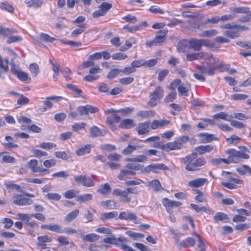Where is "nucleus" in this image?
I'll return each instance as SVG.
<instances>
[{
    "mask_svg": "<svg viewBox=\"0 0 251 251\" xmlns=\"http://www.w3.org/2000/svg\"><path fill=\"white\" fill-rule=\"evenodd\" d=\"M225 36L230 38L234 39L240 36V33L237 30H228L225 31L223 33Z\"/></svg>",
    "mask_w": 251,
    "mask_h": 251,
    "instance_id": "45",
    "label": "nucleus"
},
{
    "mask_svg": "<svg viewBox=\"0 0 251 251\" xmlns=\"http://www.w3.org/2000/svg\"><path fill=\"white\" fill-rule=\"evenodd\" d=\"M25 2L28 7H33L35 8L41 7L43 4V1L41 0H25Z\"/></svg>",
    "mask_w": 251,
    "mask_h": 251,
    "instance_id": "35",
    "label": "nucleus"
},
{
    "mask_svg": "<svg viewBox=\"0 0 251 251\" xmlns=\"http://www.w3.org/2000/svg\"><path fill=\"white\" fill-rule=\"evenodd\" d=\"M100 236L95 233H90L87 234L85 236L83 237V240L84 241L94 242L96 241H98L99 239Z\"/></svg>",
    "mask_w": 251,
    "mask_h": 251,
    "instance_id": "44",
    "label": "nucleus"
},
{
    "mask_svg": "<svg viewBox=\"0 0 251 251\" xmlns=\"http://www.w3.org/2000/svg\"><path fill=\"white\" fill-rule=\"evenodd\" d=\"M206 181L207 179L206 178H199L190 181L188 182V185L191 188H197L203 185Z\"/></svg>",
    "mask_w": 251,
    "mask_h": 251,
    "instance_id": "24",
    "label": "nucleus"
},
{
    "mask_svg": "<svg viewBox=\"0 0 251 251\" xmlns=\"http://www.w3.org/2000/svg\"><path fill=\"white\" fill-rule=\"evenodd\" d=\"M127 57V56L126 53L122 52L115 53L112 55V59L114 60H122L126 58Z\"/></svg>",
    "mask_w": 251,
    "mask_h": 251,
    "instance_id": "62",
    "label": "nucleus"
},
{
    "mask_svg": "<svg viewBox=\"0 0 251 251\" xmlns=\"http://www.w3.org/2000/svg\"><path fill=\"white\" fill-rule=\"evenodd\" d=\"M1 64L0 63V68L2 69L4 72H8L9 70L8 64L10 63L9 62V59L8 58H5L4 60L3 57L1 56Z\"/></svg>",
    "mask_w": 251,
    "mask_h": 251,
    "instance_id": "54",
    "label": "nucleus"
},
{
    "mask_svg": "<svg viewBox=\"0 0 251 251\" xmlns=\"http://www.w3.org/2000/svg\"><path fill=\"white\" fill-rule=\"evenodd\" d=\"M134 80L133 77L128 76L123 77L119 79V82L124 85H126L132 83Z\"/></svg>",
    "mask_w": 251,
    "mask_h": 251,
    "instance_id": "61",
    "label": "nucleus"
},
{
    "mask_svg": "<svg viewBox=\"0 0 251 251\" xmlns=\"http://www.w3.org/2000/svg\"><path fill=\"white\" fill-rule=\"evenodd\" d=\"M167 32L168 30L167 29H162L159 31L158 34L156 35L154 39L157 45L165 41Z\"/></svg>",
    "mask_w": 251,
    "mask_h": 251,
    "instance_id": "23",
    "label": "nucleus"
},
{
    "mask_svg": "<svg viewBox=\"0 0 251 251\" xmlns=\"http://www.w3.org/2000/svg\"><path fill=\"white\" fill-rule=\"evenodd\" d=\"M22 40V38L19 35H15V36H9L8 38L6 43L8 44H11L14 42H20Z\"/></svg>",
    "mask_w": 251,
    "mask_h": 251,
    "instance_id": "60",
    "label": "nucleus"
},
{
    "mask_svg": "<svg viewBox=\"0 0 251 251\" xmlns=\"http://www.w3.org/2000/svg\"><path fill=\"white\" fill-rule=\"evenodd\" d=\"M105 114H111L106 120V123L109 126H113L115 124L119 123L121 120V117L117 114V111L114 109H107L104 111Z\"/></svg>",
    "mask_w": 251,
    "mask_h": 251,
    "instance_id": "7",
    "label": "nucleus"
},
{
    "mask_svg": "<svg viewBox=\"0 0 251 251\" xmlns=\"http://www.w3.org/2000/svg\"><path fill=\"white\" fill-rule=\"evenodd\" d=\"M79 213L78 209H75L73 211L71 212L68 214L66 215L65 217V221L67 223H70L72 220L76 218Z\"/></svg>",
    "mask_w": 251,
    "mask_h": 251,
    "instance_id": "36",
    "label": "nucleus"
},
{
    "mask_svg": "<svg viewBox=\"0 0 251 251\" xmlns=\"http://www.w3.org/2000/svg\"><path fill=\"white\" fill-rule=\"evenodd\" d=\"M93 195L90 194H83L76 197V200L79 202H85L92 200Z\"/></svg>",
    "mask_w": 251,
    "mask_h": 251,
    "instance_id": "38",
    "label": "nucleus"
},
{
    "mask_svg": "<svg viewBox=\"0 0 251 251\" xmlns=\"http://www.w3.org/2000/svg\"><path fill=\"white\" fill-rule=\"evenodd\" d=\"M87 126L86 123H75L74 125L72 126V129L75 131L77 132L80 130L84 129Z\"/></svg>",
    "mask_w": 251,
    "mask_h": 251,
    "instance_id": "52",
    "label": "nucleus"
},
{
    "mask_svg": "<svg viewBox=\"0 0 251 251\" xmlns=\"http://www.w3.org/2000/svg\"><path fill=\"white\" fill-rule=\"evenodd\" d=\"M46 197L50 200H53L55 201H58L61 198V196L59 194L53 193H48L46 195Z\"/></svg>",
    "mask_w": 251,
    "mask_h": 251,
    "instance_id": "63",
    "label": "nucleus"
},
{
    "mask_svg": "<svg viewBox=\"0 0 251 251\" xmlns=\"http://www.w3.org/2000/svg\"><path fill=\"white\" fill-rule=\"evenodd\" d=\"M218 32L215 29H210L203 31L200 36L202 37H212L216 35Z\"/></svg>",
    "mask_w": 251,
    "mask_h": 251,
    "instance_id": "51",
    "label": "nucleus"
},
{
    "mask_svg": "<svg viewBox=\"0 0 251 251\" xmlns=\"http://www.w3.org/2000/svg\"><path fill=\"white\" fill-rule=\"evenodd\" d=\"M13 203L18 206L29 205L33 203L32 200L24 197L20 194H15L13 195Z\"/></svg>",
    "mask_w": 251,
    "mask_h": 251,
    "instance_id": "9",
    "label": "nucleus"
},
{
    "mask_svg": "<svg viewBox=\"0 0 251 251\" xmlns=\"http://www.w3.org/2000/svg\"><path fill=\"white\" fill-rule=\"evenodd\" d=\"M103 241L105 243L114 244L117 246H118L119 242L124 243L127 241L125 237H120L118 238H116L113 236L110 237L105 238L103 239Z\"/></svg>",
    "mask_w": 251,
    "mask_h": 251,
    "instance_id": "18",
    "label": "nucleus"
},
{
    "mask_svg": "<svg viewBox=\"0 0 251 251\" xmlns=\"http://www.w3.org/2000/svg\"><path fill=\"white\" fill-rule=\"evenodd\" d=\"M90 136L92 137H97L104 136L106 134L105 130H102L97 126H94L90 127Z\"/></svg>",
    "mask_w": 251,
    "mask_h": 251,
    "instance_id": "21",
    "label": "nucleus"
},
{
    "mask_svg": "<svg viewBox=\"0 0 251 251\" xmlns=\"http://www.w3.org/2000/svg\"><path fill=\"white\" fill-rule=\"evenodd\" d=\"M57 158L62 159L63 160H67L71 157V153L68 151H56L54 153Z\"/></svg>",
    "mask_w": 251,
    "mask_h": 251,
    "instance_id": "42",
    "label": "nucleus"
},
{
    "mask_svg": "<svg viewBox=\"0 0 251 251\" xmlns=\"http://www.w3.org/2000/svg\"><path fill=\"white\" fill-rule=\"evenodd\" d=\"M162 203L166 207H178L182 204L180 201H171L168 198H164L162 200Z\"/></svg>",
    "mask_w": 251,
    "mask_h": 251,
    "instance_id": "29",
    "label": "nucleus"
},
{
    "mask_svg": "<svg viewBox=\"0 0 251 251\" xmlns=\"http://www.w3.org/2000/svg\"><path fill=\"white\" fill-rule=\"evenodd\" d=\"M215 221H223L228 219V216L226 214L219 212L217 213L214 217Z\"/></svg>",
    "mask_w": 251,
    "mask_h": 251,
    "instance_id": "57",
    "label": "nucleus"
},
{
    "mask_svg": "<svg viewBox=\"0 0 251 251\" xmlns=\"http://www.w3.org/2000/svg\"><path fill=\"white\" fill-rule=\"evenodd\" d=\"M170 123V121L166 120H154L151 124V127L152 129H156L167 126Z\"/></svg>",
    "mask_w": 251,
    "mask_h": 251,
    "instance_id": "20",
    "label": "nucleus"
},
{
    "mask_svg": "<svg viewBox=\"0 0 251 251\" xmlns=\"http://www.w3.org/2000/svg\"><path fill=\"white\" fill-rule=\"evenodd\" d=\"M135 126L134 120L131 119H126L122 120L119 127L123 129H130Z\"/></svg>",
    "mask_w": 251,
    "mask_h": 251,
    "instance_id": "26",
    "label": "nucleus"
},
{
    "mask_svg": "<svg viewBox=\"0 0 251 251\" xmlns=\"http://www.w3.org/2000/svg\"><path fill=\"white\" fill-rule=\"evenodd\" d=\"M38 242L37 246L38 248L45 249L47 248V243L51 242V238L48 235L40 236L37 238Z\"/></svg>",
    "mask_w": 251,
    "mask_h": 251,
    "instance_id": "16",
    "label": "nucleus"
},
{
    "mask_svg": "<svg viewBox=\"0 0 251 251\" xmlns=\"http://www.w3.org/2000/svg\"><path fill=\"white\" fill-rule=\"evenodd\" d=\"M180 162L185 165V169L188 171L195 172L204 166L206 161L203 157H198V153H190L180 159Z\"/></svg>",
    "mask_w": 251,
    "mask_h": 251,
    "instance_id": "1",
    "label": "nucleus"
},
{
    "mask_svg": "<svg viewBox=\"0 0 251 251\" xmlns=\"http://www.w3.org/2000/svg\"><path fill=\"white\" fill-rule=\"evenodd\" d=\"M230 11L233 15H236L237 14H246L250 12V8L248 7H239L230 8Z\"/></svg>",
    "mask_w": 251,
    "mask_h": 251,
    "instance_id": "31",
    "label": "nucleus"
},
{
    "mask_svg": "<svg viewBox=\"0 0 251 251\" xmlns=\"http://www.w3.org/2000/svg\"><path fill=\"white\" fill-rule=\"evenodd\" d=\"M110 192L111 188L110 185L107 183L101 185L100 188L97 190L98 193L103 195H107L109 194Z\"/></svg>",
    "mask_w": 251,
    "mask_h": 251,
    "instance_id": "34",
    "label": "nucleus"
},
{
    "mask_svg": "<svg viewBox=\"0 0 251 251\" xmlns=\"http://www.w3.org/2000/svg\"><path fill=\"white\" fill-rule=\"evenodd\" d=\"M10 64L11 66V72L13 75H16L20 80L23 81L31 80L30 78H29L27 73L17 70L19 67L16 65L14 58L11 59Z\"/></svg>",
    "mask_w": 251,
    "mask_h": 251,
    "instance_id": "5",
    "label": "nucleus"
},
{
    "mask_svg": "<svg viewBox=\"0 0 251 251\" xmlns=\"http://www.w3.org/2000/svg\"><path fill=\"white\" fill-rule=\"evenodd\" d=\"M177 246L179 247V249L181 250V248H188L189 247H193L195 243V240L192 237H188L185 240L179 242V240L176 239L175 241Z\"/></svg>",
    "mask_w": 251,
    "mask_h": 251,
    "instance_id": "15",
    "label": "nucleus"
},
{
    "mask_svg": "<svg viewBox=\"0 0 251 251\" xmlns=\"http://www.w3.org/2000/svg\"><path fill=\"white\" fill-rule=\"evenodd\" d=\"M5 140L8 142L4 144V146L7 148H16L18 147V145L11 142L10 141L12 140V138L10 136H6L5 138Z\"/></svg>",
    "mask_w": 251,
    "mask_h": 251,
    "instance_id": "56",
    "label": "nucleus"
},
{
    "mask_svg": "<svg viewBox=\"0 0 251 251\" xmlns=\"http://www.w3.org/2000/svg\"><path fill=\"white\" fill-rule=\"evenodd\" d=\"M120 72L121 71L119 69H112L108 73L106 77L109 79H113L117 77Z\"/></svg>",
    "mask_w": 251,
    "mask_h": 251,
    "instance_id": "58",
    "label": "nucleus"
},
{
    "mask_svg": "<svg viewBox=\"0 0 251 251\" xmlns=\"http://www.w3.org/2000/svg\"><path fill=\"white\" fill-rule=\"evenodd\" d=\"M125 167L135 172V171H141L142 173H143L144 166L134 162L127 163Z\"/></svg>",
    "mask_w": 251,
    "mask_h": 251,
    "instance_id": "30",
    "label": "nucleus"
},
{
    "mask_svg": "<svg viewBox=\"0 0 251 251\" xmlns=\"http://www.w3.org/2000/svg\"><path fill=\"white\" fill-rule=\"evenodd\" d=\"M42 229H47L51 231L58 233H64V230L61 228V226L57 224L55 225H42L41 226Z\"/></svg>",
    "mask_w": 251,
    "mask_h": 251,
    "instance_id": "19",
    "label": "nucleus"
},
{
    "mask_svg": "<svg viewBox=\"0 0 251 251\" xmlns=\"http://www.w3.org/2000/svg\"><path fill=\"white\" fill-rule=\"evenodd\" d=\"M190 85L188 84L187 86H184L183 84L180 85L177 88L178 94L179 96H188V92Z\"/></svg>",
    "mask_w": 251,
    "mask_h": 251,
    "instance_id": "37",
    "label": "nucleus"
},
{
    "mask_svg": "<svg viewBox=\"0 0 251 251\" xmlns=\"http://www.w3.org/2000/svg\"><path fill=\"white\" fill-rule=\"evenodd\" d=\"M148 159V157L145 155H140L133 158H128L126 159L128 161H132L135 162L144 163Z\"/></svg>",
    "mask_w": 251,
    "mask_h": 251,
    "instance_id": "48",
    "label": "nucleus"
},
{
    "mask_svg": "<svg viewBox=\"0 0 251 251\" xmlns=\"http://www.w3.org/2000/svg\"><path fill=\"white\" fill-rule=\"evenodd\" d=\"M189 137L187 136H182L174 142H170L165 144L166 151H170L173 150H181L183 147V145L188 141Z\"/></svg>",
    "mask_w": 251,
    "mask_h": 251,
    "instance_id": "2",
    "label": "nucleus"
},
{
    "mask_svg": "<svg viewBox=\"0 0 251 251\" xmlns=\"http://www.w3.org/2000/svg\"><path fill=\"white\" fill-rule=\"evenodd\" d=\"M143 147L139 145L131 146L128 145L122 151V153L125 155H128L131 154L133 151L142 148Z\"/></svg>",
    "mask_w": 251,
    "mask_h": 251,
    "instance_id": "32",
    "label": "nucleus"
},
{
    "mask_svg": "<svg viewBox=\"0 0 251 251\" xmlns=\"http://www.w3.org/2000/svg\"><path fill=\"white\" fill-rule=\"evenodd\" d=\"M164 96V90L161 86H157L155 89L150 93L149 97L150 100L147 103L148 106L150 107H155L160 99Z\"/></svg>",
    "mask_w": 251,
    "mask_h": 251,
    "instance_id": "3",
    "label": "nucleus"
},
{
    "mask_svg": "<svg viewBox=\"0 0 251 251\" xmlns=\"http://www.w3.org/2000/svg\"><path fill=\"white\" fill-rule=\"evenodd\" d=\"M77 111L81 116L88 115L89 113H95L99 111L98 108L90 105L80 106L76 108Z\"/></svg>",
    "mask_w": 251,
    "mask_h": 251,
    "instance_id": "11",
    "label": "nucleus"
},
{
    "mask_svg": "<svg viewBox=\"0 0 251 251\" xmlns=\"http://www.w3.org/2000/svg\"><path fill=\"white\" fill-rule=\"evenodd\" d=\"M240 151H237L235 149H229L226 153L229 154L228 159L233 160L234 158L239 157L243 159H249V155L247 153V149L244 146L240 147Z\"/></svg>",
    "mask_w": 251,
    "mask_h": 251,
    "instance_id": "4",
    "label": "nucleus"
},
{
    "mask_svg": "<svg viewBox=\"0 0 251 251\" xmlns=\"http://www.w3.org/2000/svg\"><path fill=\"white\" fill-rule=\"evenodd\" d=\"M38 162L36 159H31L28 163V167L31 170L33 173H40L49 174L50 171L48 169L38 166Z\"/></svg>",
    "mask_w": 251,
    "mask_h": 251,
    "instance_id": "10",
    "label": "nucleus"
},
{
    "mask_svg": "<svg viewBox=\"0 0 251 251\" xmlns=\"http://www.w3.org/2000/svg\"><path fill=\"white\" fill-rule=\"evenodd\" d=\"M190 206L193 209L195 210L198 213L200 212L201 211H203L206 213H209L210 210L204 206H199L197 204L191 203L190 204Z\"/></svg>",
    "mask_w": 251,
    "mask_h": 251,
    "instance_id": "47",
    "label": "nucleus"
},
{
    "mask_svg": "<svg viewBox=\"0 0 251 251\" xmlns=\"http://www.w3.org/2000/svg\"><path fill=\"white\" fill-rule=\"evenodd\" d=\"M118 215V212L114 211L110 212H105L102 214L100 219L102 221L107 220L116 217Z\"/></svg>",
    "mask_w": 251,
    "mask_h": 251,
    "instance_id": "41",
    "label": "nucleus"
},
{
    "mask_svg": "<svg viewBox=\"0 0 251 251\" xmlns=\"http://www.w3.org/2000/svg\"><path fill=\"white\" fill-rule=\"evenodd\" d=\"M236 170L241 175H245L248 173L251 175V168L248 165H243L238 167Z\"/></svg>",
    "mask_w": 251,
    "mask_h": 251,
    "instance_id": "39",
    "label": "nucleus"
},
{
    "mask_svg": "<svg viewBox=\"0 0 251 251\" xmlns=\"http://www.w3.org/2000/svg\"><path fill=\"white\" fill-rule=\"evenodd\" d=\"M52 70L54 73L53 75V78L54 81H56L58 79L57 76L59 74V67L60 65L58 64H55L52 63Z\"/></svg>",
    "mask_w": 251,
    "mask_h": 251,
    "instance_id": "59",
    "label": "nucleus"
},
{
    "mask_svg": "<svg viewBox=\"0 0 251 251\" xmlns=\"http://www.w3.org/2000/svg\"><path fill=\"white\" fill-rule=\"evenodd\" d=\"M155 113L153 110H142L138 112L137 115L143 118L153 117Z\"/></svg>",
    "mask_w": 251,
    "mask_h": 251,
    "instance_id": "33",
    "label": "nucleus"
},
{
    "mask_svg": "<svg viewBox=\"0 0 251 251\" xmlns=\"http://www.w3.org/2000/svg\"><path fill=\"white\" fill-rule=\"evenodd\" d=\"M168 168L163 163H155L149 165L144 168L143 173L149 174L150 172L158 173L159 170L165 171Z\"/></svg>",
    "mask_w": 251,
    "mask_h": 251,
    "instance_id": "8",
    "label": "nucleus"
},
{
    "mask_svg": "<svg viewBox=\"0 0 251 251\" xmlns=\"http://www.w3.org/2000/svg\"><path fill=\"white\" fill-rule=\"evenodd\" d=\"M86 28V25L83 24L79 25V28L74 29L73 32L71 33V36L72 37H75L77 36L78 35L81 34L85 31Z\"/></svg>",
    "mask_w": 251,
    "mask_h": 251,
    "instance_id": "46",
    "label": "nucleus"
},
{
    "mask_svg": "<svg viewBox=\"0 0 251 251\" xmlns=\"http://www.w3.org/2000/svg\"><path fill=\"white\" fill-rule=\"evenodd\" d=\"M134 110L133 107H125L117 110V112L121 113L122 115L126 116L131 113Z\"/></svg>",
    "mask_w": 251,
    "mask_h": 251,
    "instance_id": "55",
    "label": "nucleus"
},
{
    "mask_svg": "<svg viewBox=\"0 0 251 251\" xmlns=\"http://www.w3.org/2000/svg\"><path fill=\"white\" fill-rule=\"evenodd\" d=\"M151 187L155 191H160L163 189L161 186V185L159 181L157 179L152 180L150 183Z\"/></svg>",
    "mask_w": 251,
    "mask_h": 251,
    "instance_id": "43",
    "label": "nucleus"
},
{
    "mask_svg": "<svg viewBox=\"0 0 251 251\" xmlns=\"http://www.w3.org/2000/svg\"><path fill=\"white\" fill-rule=\"evenodd\" d=\"M213 118L215 119H220L229 121V119L232 118V117L231 116L229 117L228 114L227 113L222 112L215 114L213 116Z\"/></svg>",
    "mask_w": 251,
    "mask_h": 251,
    "instance_id": "49",
    "label": "nucleus"
},
{
    "mask_svg": "<svg viewBox=\"0 0 251 251\" xmlns=\"http://www.w3.org/2000/svg\"><path fill=\"white\" fill-rule=\"evenodd\" d=\"M79 194V191L74 189H70L65 192L64 197L66 199H72L76 197V195Z\"/></svg>",
    "mask_w": 251,
    "mask_h": 251,
    "instance_id": "40",
    "label": "nucleus"
},
{
    "mask_svg": "<svg viewBox=\"0 0 251 251\" xmlns=\"http://www.w3.org/2000/svg\"><path fill=\"white\" fill-rule=\"evenodd\" d=\"M17 32V30L15 29L0 26V35L2 36L3 38L8 37L9 36Z\"/></svg>",
    "mask_w": 251,
    "mask_h": 251,
    "instance_id": "25",
    "label": "nucleus"
},
{
    "mask_svg": "<svg viewBox=\"0 0 251 251\" xmlns=\"http://www.w3.org/2000/svg\"><path fill=\"white\" fill-rule=\"evenodd\" d=\"M136 174V172L130 169L125 168L123 169L118 175V178L120 180L125 179V177L128 176H133Z\"/></svg>",
    "mask_w": 251,
    "mask_h": 251,
    "instance_id": "28",
    "label": "nucleus"
},
{
    "mask_svg": "<svg viewBox=\"0 0 251 251\" xmlns=\"http://www.w3.org/2000/svg\"><path fill=\"white\" fill-rule=\"evenodd\" d=\"M30 70L34 76H36L39 72V66L36 63H32L30 65Z\"/></svg>",
    "mask_w": 251,
    "mask_h": 251,
    "instance_id": "64",
    "label": "nucleus"
},
{
    "mask_svg": "<svg viewBox=\"0 0 251 251\" xmlns=\"http://www.w3.org/2000/svg\"><path fill=\"white\" fill-rule=\"evenodd\" d=\"M92 146L87 144L85 146L78 148L75 151L76 154L78 156H82L88 154L91 152Z\"/></svg>",
    "mask_w": 251,
    "mask_h": 251,
    "instance_id": "27",
    "label": "nucleus"
},
{
    "mask_svg": "<svg viewBox=\"0 0 251 251\" xmlns=\"http://www.w3.org/2000/svg\"><path fill=\"white\" fill-rule=\"evenodd\" d=\"M207 66L201 65L198 66L197 68L198 71L201 74H205L209 75H215L214 68L209 64V62L206 63Z\"/></svg>",
    "mask_w": 251,
    "mask_h": 251,
    "instance_id": "14",
    "label": "nucleus"
},
{
    "mask_svg": "<svg viewBox=\"0 0 251 251\" xmlns=\"http://www.w3.org/2000/svg\"><path fill=\"white\" fill-rule=\"evenodd\" d=\"M61 72L66 80H69L72 79V74L69 68H64L61 70Z\"/></svg>",
    "mask_w": 251,
    "mask_h": 251,
    "instance_id": "53",
    "label": "nucleus"
},
{
    "mask_svg": "<svg viewBox=\"0 0 251 251\" xmlns=\"http://www.w3.org/2000/svg\"><path fill=\"white\" fill-rule=\"evenodd\" d=\"M176 98V92L172 90L169 94L165 98L164 100L166 103L173 101Z\"/></svg>",
    "mask_w": 251,
    "mask_h": 251,
    "instance_id": "50",
    "label": "nucleus"
},
{
    "mask_svg": "<svg viewBox=\"0 0 251 251\" xmlns=\"http://www.w3.org/2000/svg\"><path fill=\"white\" fill-rule=\"evenodd\" d=\"M118 218L120 220L132 221L135 224L139 223L137 221V216L136 214L128 210L121 212L118 216Z\"/></svg>",
    "mask_w": 251,
    "mask_h": 251,
    "instance_id": "12",
    "label": "nucleus"
},
{
    "mask_svg": "<svg viewBox=\"0 0 251 251\" xmlns=\"http://www.w3.org/2000/svg\"><path fill=\"white\" fill-rule=\"evenodd\" d=\"M199 59L211 61V62L209 63L212 66L216 64L217 62L218 61V59L217 58H214L212 54L205 52H201L199 53Z\"/></svg>",
    "mask_w": 251,
    "mask_h": 251,
    "instance_id": "17",
    "label": "nucleus"
},
{
    "mask_svg": "<svg viewBox=\"0 0 251 251\" xmlns=\"http://www.w3.org/2000/svg\"><path fill=\"white\" fill-rule=\"evenodd\" d=\"M150 126L151 125L150 122L146 121L144 123H139L136 126L135 130L139 135L147 134L149 133L150 131Z\"/></svg>",
    "mask_w": 251,
    "mask_h": 251,
    "instance_id": "13",
    "label": "nucleus"
},
{
    "mask_svg": "<svg viewBox=\"0 0 251 251\" xmlns=\"http://www.w3.org/2000/svg\"><path fill=\"white\" fill-rule=\"evenodd\" d=\"M214 150V146L211 145L206 146H200L195 148V151L199 155L203 154L206 152H210Z\"/></svg>",
    "mask_w": 251,
    "mask_h": 251,
    "instance_id": "22",
    "label": "nucleus"
},
{
    "mask_svg": "<svg viewBox=\"0 0 251 251\" xmlns=\"http://www.w3.org/2000/svg\"><path fill=\"white\" fill-rule=\"evenodd\" d=\"M189 48L194 50L196 51H199L201 50L202 45L206 46H213V43H206V41L204 39H198L196 38H191L189 42Z\"/></svg>",
    "mask_w": 251,
    "mask_h": 251,
    "instance_id": "6",
    "label": "nucleus"
}]
</instances>
